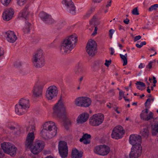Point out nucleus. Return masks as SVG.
<instances>
[{
    "label": "nucleus",
    "mask_w": 158,
    "mask_h": 158,
    "mask_svg": "<svg viewBox=\"0 0 158 158\" xmlns=\"http://www.w3.org/2000/svg\"><path fill=\"white\" fill-rule=\"evenodd\" d=\"M1 147L3 152L11 156L16 154L17 148L15 146L9 142H4L1 144Z\"/></svg>",
    "instance_id": "obj_6"
},
{
    "label": "nucleus",
    "mask_w": 158,
    "mask_h": 158,
    "mask_svg": "<svg viewBox=\"0 0 158 158\" xmlns=\"http://www.w3.org/2000/svg\"><path fill=\"white\" fill-rule=\"evenodd\" d=\"M91 136L90 135L86 133L84 134L80 139V141L81 142H83L84 139H88L91 138Z\"/></svg>",
    "instance_id": "obj_32"
},
{
    "label": "nucleus",
    "mask_w": 158,
    "mask_h": 158,
    "mask_svg": "<svg viewBox=\"0 0 158 158\" xmlns=\"http://www.w3.org/2000/svg\"><path fill=\"white\" fill-rule=\"evenodd\" d=\"M158 133V122L155 123L152 128V134L153 135H156Z\"/></svg>",
    "instance_id": "obj_30"
},
{
    "label": "nucleus",
    "mask_w": 158,
    "mask_h": 158,
    "mask_svg": "<svg viewBox=\"0 0 158 158\" xmlns=\"http://www.w3.org/2000/svg\"><path fill=\"white\" fill-rule=\"evenodd\" d=\"M53 114L65 121L67 119V112L65 107L61 100H60L53 108Z\"/></svg>",
    "instance_id": "obj_3"
},
{
    "label": "nucleus",
    "mask_w": 158,
    "mask_h": 158,
    "mask_svg": "<svg viewBox=\"0 0 158 158\" xmlns=\"http://www.w3.org/2000/svg\"><path fill=\"white\" fill-rule=\"evenodd\" d=\"M153 83L154 84L156 83L157 82V81L156 80V78L154 77H153Z\"/></svg>",
    "instance_id": "obj_61"
},
{
    "label": "nucleus",
    "mask_w": 158,
    "mask_h": 158,
    "mask_svg": "<svg viewBox=\"0 0 158 158\" xmlns=\"http://www.w3.org/2000/svg\"><path fill=\"white\" fill-rule=\"evenodd\" d=\"M120 56L121 58L122 59V60L123 61V66H125L127 64V58H126L124 55H123L121 54H120Z\"/></svg>",
    "instance_id": "obj_35"
},
{
    "label": "nucleus",
    "mask_w": 158,
    "mask_h": 158,
    "mask_svg": "<svg viewBox=\"0 0 158 158\" xmlns=\"http://www.w3.org/2000/svg\"><path fill=\"white\" fill-rule=\"evenodd\" d=\"M30 107L29 101L27 99H20V115L25 113Z\"/></svg>",
    "instance_id": "obj_18"
},
{
    "label": "nucleus",
    "mask_w": 158,
    "mask_h": 158,
    "mask_svg": "<svg viewBox=\"0 0 158 158\" xmlns=\"http://www.w3.org/2000/svg\"><path fill=\"white\" fill-rule=\"evenodd\" d=\"M103 62L101 60L95 61L91 66L92 70L94 71H98L103 65Z\"/></svg>",
    "instance_id": "obj_25"
},
{
    "label": "nucleus",
    "mask_w": 158,
    "mask_h": 158,
    "mask_svg": "<svg viewBox=\"0 0 158 158\" xmlns=\"http://www.w3.org/2000/svg\"><path fill=\"white\" fill-rule=\"evenodd\" d=\"M11 0H1V3L5 6H8L10 4Z\"/></svg>",
    "instance_id": "obj_37"
},
{
    "label": "nucleus",
    "mask_w": 158,
    "mask_h": 158,
    "mask_svg": "<svg viewBox=\"0 0 158 158\" xmlns=\"http://www.w3.org/2000/svg\"><path fill=\"white\" fill-rule=\"evenodd\" d=\"M39 15L41 19L45 23L48 21V19L49 18V17L51 16L44 12H42L40 13Z\"/></svg>",
    "instance_id": "obj_28"
},
{
    "label": "nucleus",
    "mask_w": 158,
    "mask_h": 158,
    "mask_svg": "<svg viewBox=\"0 0 158 158\" xmlns=\"http://www.w3.org/2000/svg\"><path fill=\"white\" fill-rule=\"evenodd\" d=\"M40 40L39 37H37L35 38L34 40V42L35 43L38 42Z\"/></svg>",
    "instance_id": "obj_57"
},
{
    "label": "nucleus",
    "mask_w": 158,
    "mask_h": 158,
    "mask_svg": "<svg viewBox=\"0 0 158 158\" xmlns=\"http://www.w3.org/2000/svg\"><path fill=\"white\" fill-rule=\"evenodd\" d=\"M132 13L133 15H138L139 14L137 7H135L133 9Z\"/></svg>",
    "instance_id": "obj_43"
},
{
    "label": "nucleus",
    "mask_w": 158,
    "mask_h": 158,
    "mask_svg": "<svg viewBox=\"0 0 158 158\" xmlns=\"http://www.w3.org/2000/svg\"><path fill=\"white\" fill-rule=\"evenodd\" d=\"M111 0H109V1H108L107 2V4L106 5V7H108L109 6H110L111 5Z\"/></svg>",
    "instance_id": "obj_54"
},
{
    "label": "nucleus",
    "mask_w": 158,
    "mask_h": 158,
    "mask_svg": "<svg viewBox=\"0 0 158 158\" xmlns=\"http://www.w3.org/2000/svg\"><path fill=\"white\" fill-rule=\"evenodd\" d=\"M77 41V37L75 34L72 35L66 38L59 46L60 52L63 54L69 53L75 47Z\"/></svg>",
    "instance_id": "obj_1"
},
{
    "label": "nucleus",
    "mask_w": 158,
    "mask_h": 158,
    "mask_svg": "<svg viewBox=\"0 0 158 158\" xmlns=\"http://www.w3.org/2000/svg\"><path fill=\"white\" fill-rule=\"evenodd\" d=\"M153 113L148 108L143 110L140 114L141 118L145 121H148L153 118Z\"/></svg>",
    "instance_id": "obj_17"
},
{
    "label": "nucleus",
    "mask_w": 158,
    "mask_h": 158,
    "mask_svg": "<svg viewBox=\"0 0 158 158\" xmlns=\"http://www.w3.org/2000/svg\"><path fill=\"white\" fill-rule=\"evenodd\" d=\"M83 102V97H79L76 99L75 103L77 106H82Z\"/></svg>",
    "instance_id": "obj_29"
},
{
    "label": "nucleus",
    "mask_w": 158,
    "mask_h": 158,
    "mask_svg": "<svg viewBox=\"0 0 158 158\" xmlns=\"http://www.w3.org/2000/svg\"><path fill=\"white\" fill-rule=\"evenodd\" d=\"M35 138L34 133L32 132H29L27 135L25 142L26 146L29 147L32 144Z\"/></svg>",
    "instance_id": "obj_23"
},
{
    "label": "nucleus",
    "mask_w": 158,
    "mask_h": 158,
    "mask_svg": "<svg viewBox=\"0 0 158 158\" xmlns=\"http://www.w3.org/2000/svg\"><path fill=\"white\" fill-rule=\"evenodd\" d=\"M6 40L9 42L13 43L16 40L17 37L14 31H9L6 33Z\"/></svg>",
    "instance_id": "obj_24"
},
{
    "label": "nucleus",
    "mask_w": 158,
    "mask_h": 158,
    "mask_svg": "<svg viewBox=\"0 0 158 158\" xmlns=\"http://www.w3.org/2000/svg\"><path fill=\"white\" fill-rule=\"evenodd\" d=\"M143 67V64L142 63H140L139 66V69H142Z\"/></svg>",
    "instance_id": "obj_64"
},
{
    "label": "nucleus",
    "mask_w": 158,
    "mask_h": 158,
    "mask_svg": "<svg viewBox=\"0 0 158 158\" xmlns=\"http://www.w3.org/2000/svg\"><path fill=\"white\" fill-rule=\"evenodd\" d=\"M14 13V11L12 8H8L5 9L2 15L3 19L6 21H9L12 18Z\"/></svg>",
    "instance_id": "obj_19"
},
{
    "label": "nucleus",
    "mask_w": 158,
    "mask_h": 158,
    "mask_svg": "<svg viewBox=\"0 0 158 158\" xmlns=\"http://www.w3.org/2000/svg\"><path fill=\"white\" fill-rule=\"evenodd\" d=\"M142 147L140 145L136 147H132L129 154L130 158H138L142 153Z\"/></svg>",
    "instance_id": "obj_16"
},
{
    "label": "nucleus",
    "mask_w": 158,
    "mask_h": 158,
    "mask_svg": "<svg viewBox=\"0 0 158 158\" xmlns=\"http://www.w3.org/2000/svg\"><path fill=\"white\" fill-rule=\"evenodd\" d=\"M44 143L41 140H38L29 147H26L29 148L31 153L34 155L39 154L44 149Z\"/></svg>",
    "instance_id": "obj_5"
},
{
    "label": "nucleus",
    "mask_w": 158,
    "mask_h": 158,
    "mask_svg": "<svg viewBox=\"0 0 158 158\" xmlns=\"http://www.w3.org/2000/svg\"><path fill=\"white\" fill-rule=\"evenodd\" d=\"M97 45L94 40H89L86 47V52L90 56H93L97 52Z\"/></svg>",
    "instance_id": "obj_10"
},
{
    "label": "nucleus",
    "mask_w": 158,
    "mask_h": 158,
    "mask_svg": "<svg viewBox=\"0 0 158 158\" xmlns=\"http://www.w3.org/2000/svg\"><path fill=\"white\" fill-rule=\"evenodd\" d=\"M136 84L137 85H139L142 88L144 87L145 86V85L143 82L141 81H137L136 83Z\"/></svg>",
    "instance_id": "obj_44"
},
{
    "label": "nucleus",
    "mask_w": 158,
    "mask_h": 158,
    "mask_svg": "<svg viewBox=\"0 0 158 158\" xmlns=\"http://www.w3.org/2000/svg\"><path fill=\"white\" fill-rule=\"evenodd\" d=\"M20 66V61L19 60L15 61L13 64L14 67L17 69L19 68Z\"/></svg>",
    "instance_id": "obj_41"
},
{
    "label": "nucleus",
    "mask_w": 158,
    "mask_h": 158,
    "mask_svg": "<svg viewBox=\"0 0 158 158\" xmlns=\"http://www.w3.org/2000/svg\"><path fill=\"white\" fill-rule=\"evenodd\" d=\"M110 51H111L110 54L112 55H113L114 52V49L112 48H111L110 49Z\"/></svg>",
    "instance_id": "obj_58"
},
{
    "label": "nucleus",
    "mask_w": 158,
    "mask_h": 158,
    "mask_svg": "<svg viewBox=\"0 0 158 158\" xmlns=\"http://www.w3.org/2000/svg\"><path fill=\"white\" fill-rule=\"evenodd\" d=\"M129 20L127 18H126L123 20L124 23L126 24H128L129 23Z\"/></svg>",
    "instance_id": "obj_56"
},
{
    "label": "nucleus",
    "mask_w": 158,
    "mask_h": 158,
    "mask_svg": "<svg viewBox=\"0 0 158 158\" xmlns=\"http://www.w3.org/2000/svg\"><path fill=\"white\" fill-rule=\"evenodd\" d=\"M4 156V154L2 152V149L0 148V158H2Z\"/></svg>",
    "instance_id": "obj_53"
},
{
    "label": "nucleus",
    "mask_w": 158,
    "mask_h": 158,
    "mask_svg": "<svg viewBox=\"0 0 158 158\" xmlns=\"http://www.w3.org/2000/svg\"><path fill=\"white\" fill-rule=\"evenodd\" d=\"M151 101V99L150 98L148 99L146 102L145 103V105L146 107L147 106L149 105L150 104V103Z\"/></svg>",
    "instance_id": "obj_47"
},
{
    "label": "nucleus",
    "mask_w": 158,
    "mask_h": 158,
    "mask_svg": "<svg viewBox=\"0 0 158 158\" xmlns=\"http://www.w3.org/2000/svg\"><path fill=\"white\" fill-rule=\"evenodd\" d=\"M57 87L54 85L49 87L46 91V96L48 100H51L56 97L58 93Z\"/></svg>",
    "instance_id": "obj_13"
},
{
    "label": "nucleus",
    "mask_w": 158,
    "mask_h": 158,
    "mask_svg": "<svg viewBox=\"0 0 158 158\" xmlns=\"http://www.w3.org/2000/svg\"><path fill=\"white\" fill-rule=\"evenodd\" d=\"M57 133V128L52 122H46L43 126L40 134L44 139H48L55 136Z\"/></svg>",
    "instance_id": "obj_2"
},
{
    "label": "nucleus",
    "mask_w": 158,
    "mask_h": 158,
    "mask_svg": "<svg viewBox=\"0 0 158 158\" xmlns=\"http://www.w3.org/2000/svg\"><path fill=\"white\" fill-rule=\"evenodd\" d=\"M82 155L81 153L76 148L72 150V158H81Z\"/></svg>",
    "instance_id": "obj_26"
},
{
    "label": "nucleus",
    "mask_w": 158,
    "mask_h": 158,
    "mask_svg": "<svg viewBox=\"0 0 158 158\" xmlns=\"http://www.w3.org/2000/svg\"><path fill=\"white\" fill-rule=\"evenodd\" d=\"M104 119V115L101 114L93 115L89 119V123L93 126H98L102 124Z\"/></svg>",
    "instance_id": "obj_8"
},
{
    "label": "nucleus",
    "mask_w": 158,
    "mask_h": 158,
    "mask_svg": "<svg viewBox=\"0 0 158 158\" xmlns=\"http://www.w3.org/2000/svg\"><path fill=\"white\" fill-rule=\"evenodd\" d=\"M142 136L144 138H147L149 136V131L147 128L143 129L141 132Z\"/></svg>",
    "instance_id": "obj_31"
},
{
    "label": "nucleus",
    "mask_w": 158,
    "mask_h": 158,
    "mask_svg": "<svg viewBox=\"0 0 158 158\" xmlns=\"http://www.w3.org/2000/svg\"><path fill=\"white\" fill-rule=\"evenodd\" d=\"M154 62H155V60L150 61L148 64L146 66V69L148 70L152 68V64Z\"/></svg>",
    "instance_id": "obj_40"
},
{
    "label": "nucleus",
    "mask_w": 158,
    "mask_h": 158,
    "mask_svg": "<svg viewBox=\"0 0 158 158\" xmlns=\"http://www.w3.org/2000/svg\"><path fill=\"white\" fill-rule=\"evenodd\" d=\"M66 24L65 22L63 20H60L59 21L57 24V26L60 28H62Z\"/></svg>",
    "instance_id": "obj_36"
},
{
    "label": "nucleus",
    "mask_w": 158,
    "mask_h": 158,
    "mask_svg": "<svg viewBox=\"0 0 158 158\" xmlns=\"http://www.w3.org/2000/svg\"><path fill=\"white\" fill-rule=\"evenodd\" d=\"M114 32V30L112 29H110L109 31V35L110 39H111L112 35Z\"/></svg>",
    "instance_id": "obj_46"
},
{
    "label": "nucleus",
    "mask_w": 158,
    "mask_h": 158,
    "mask_svg": "<svg viewBox=\"0 0 158 158\" xmlns=\"http://www.w3.org/2000/svg\"><path fill=\"white\" fill-rule=\"evenodd\" d=\"M28 7V6L26 5L24 9L23 10L22 13V17L24 18L26 20L25 25L23 29V31L25 33H28L30 32L31 27V24L27 21V16L29 14L27 10Z\"/></svg>",
    "instance_id": "obj_11"
},
{
    "label": "nucleus",
    "mask_w": 158,
    "mask_h": 158,
    "mask_svg": "<svg viewBox=\"0 0 158 158\" xmlns=\"http://www.w3.org/2000/svg\"><path fill=\"white\" fill-rule=\"evenodd\" d=\"M32 61L33 65L37 68H41L44 65L45 62L42 50L39 49L34 53Z\"/></svg>",
    "instance_id": "obj_4"
},
{
    "label": "nucleus",
    "mask_w": 158,
    "mask_h": 158,
    "mask_svg": "<svg viewBox=\"0 0 158 158\" xmlns=\"http://www.w3.org/2000/svg\"><path fill=\"white\" fill-rule=\"evenodd\" d=\"M141 38V36H140V35H137L136 36L134 40V42H136L137 41L139 40Z\"/></svg>",
    "instance_id": "obj_49"
},
{
    "label": "nucleus",
    "mask_w": 158,
    "mask_h": 158,
    "mask_svg": "<svg viewBox=\"0 0 158 158\" xmlns=\"http://www.w3.org/2000/svg\"><path fill=\"white\" fill-rule=\"evenodd\" d=\"M125 131L121 126H118L115 127L112 130L111 134L112 138L117 139L121 138Z\"/></svg>",
    "instance_id": "obj_14"
},
{
    "label": "nucleus",
    "mask_w": 158,
    "mask_h": 158,
    "mask_svg": "<svg viewBox=\"0 0 158 158\" xmlns=\"http://www.w3.org/2000/svg\"><path fill=\"white\" fill-rule=\"evenodd\" d=\"M94 152L99 155L105 156L109 153L110 147L105 145H101L95 147L94 150Z\"/></svg>",
    "instance_id": "obj_9"
},
{
    "label": "nucleus",
    "mask_w": 158,
    "mask_h": 158,
    "mask_svg": "<svg viewBox=\"0 0 158 158\" xmlns=\"http://www.w3.org/2000/svg\"><path fill=\"white\" fill-rule=\"evenodd\" d=\"M97 27H94V31L92 34V35H95L97 34Z\"/></svg>",
    "instance_id": "obj_55"
},
{
    "label": "nucleus",
    "mask_w": 158,
    "mask_h": 158,
    "mask_svg": "<svg viewBox=\"0 0 158 158\" xmlns=\"http://www.w3.org/2000/svg\"><path fill=\"white\" fill-rule=\"evenodd\" d=\"M11 130H15V127L13 126H10L8 127Z\"/></svg>",
    "instance_id": "obj_62"
},
{
    "label": "nucleus",
    "mask_w": 158,
    "mask_h": 158,
    "mask_svg": "<svg viewBox=\"0 0 158 158\" xmlns=\"http://www.w3.org/2000/svg\"><path fill=\"white\" fill-rule=\"evenodd\" d=\"M146 42L145 41H143L140 43V45L142 47L143 45H146Z\"/></svg>",
    "instance_id": "obj_60"
},
{
    "label": "nucleus",
    "mask_w": 158,
    "mask_h": 158,
    "mask_svg": "<svg viewBox=\"0 0 158 158\" xmlns=\"http://www.w3.org/2000/svg\"><path fill=\"white\" fill-rule=\"evenodd\" d=\"M84 72V67L81 62L78 63L75 65L74 69V72L77 75H81Z\"/></svg>",
    "instance_id": "obj_21"
},
{
    "label": "nucleus",
    "mask_w": 158,
    "mask_h": 158,
    "mask_svg": "<svg viewBox=\"0 0 158 158\" xmlns=\"http://www.w3.org/2000/svg\"><path fill=\"white\" fill-rule=\"evenodd\" d=\"M43 88L40 85H35L32 90L33 96L35 97H41L43 93Z\"/></svg>",
    "instance_id": "obj_20"
},
{
    "label": "nucleus",
    "mask_w": 158,
    "mask_h": 158,
    "mask_svg": "<svg viewBox=\"0 0 158 158\" xmlns=\"http://www.w3.org/2000/svg\"><path fill=\"white\" fill-rule=\"evenodd\" d=\"M118 28L120 30H124V27L121 25H119L118 26Z\"/></svg>",
    "instance_id": "obj_59"
},
{
    "label": "nucleus",
    "mask_w": 158,
    "mask_h": 158,
    "mask_svg": "<svg viewBox=\"0 0 158 158\" xmlns=\"http://www.w3.org/2000/svg\"><path fill=\"white\" fill-rule=\"evenodd\" d=\"M89 117V115L86 113H84L80 114L77 119V123L82 124L86 122Z\"/></svg>",
    "instance_id": "obj_22"
},
{
    "label": "nucleus",
    "mask_w": 158,
    "mask_h": 158,
    "mask_svg": "<svg viewBox=\"0 0 158 158\" xmlns=\"http://www.w3.org/2000/svg\"><path fill=\"white\" fill-rule=\"evenodd\" d=\"M149 50L151 53H153V52H155L154 54H151L150 56V57H152V56H155V55L157 54V52L156 51V50L154 48H151L149 49Z\"/></svg>",
    "instance_id": "obj_42"
},
{
    "label": "nucleus",
    "mask_w": 158,
    "mask_h": 158,
    "mask_svg": "<svg viewBox=\"0 0 158 158\" xmlns=\"http://www.w3.org/2000/svg\"><path fill=\"white\" fill-rule=\"evenodd\" d=\"M94 8H92L89 11V12L86 14V16L87 17H89L91 14L92 13V12L94 11Z\"/></svg>",
    "instance_id": "obj_45"
},
{
    "label": "nucleus",
    "mask_w": 158,
    "mask_h": 158,
    "mask_svg": "<svg viewBox=\"0 0 158 158\" xmlns=\"http://www.w3.org/2000/svg\"><path fill=\"white\" fill-rule=\"evenodd\" d=\"M158 8V4H156L151 6L148 9V10L149 12H151L153 10H156Z\"/></svg>",
    "instance_id": "obj_34"
},
{
    "label": "nucleus",
    "mask_w": 158,
    "mask_h": 158,
    "mask_svg": "<svg viewBox=\"0 0 158 158\" xmlns=\"http://www.w3.org/2000/svg\"><path fill=\"white\" fill-rule=\"evenodd\" d=\"M82 107H88L91 104V101L90 99L87 97H83Z\"/></svg>",
    "instance_id": "obj_27"
},
{
    "label": "nucleus",
    "mask_w": 158,
    "mask_h": 158,
    "mask_svg": "<svg viewBox=\"0 0 158 158\" xmlns=\"http://www.w3.org/2000/svg\"><path fill=\"white\" fill-rule=\"evenodd\" d=\"M35 130V127L34 125H31L29 126L27 128V131L30 132H32L34 133Z\"/></svg>",
    "instance_id": "obj_33"
},
{
    "label": "nucleus",
    "mask_w": 158,
    "mask_h": 158,
    "mask_svg": "<svg viewBox=\"0 0 158 158\" xmlns=\"http://www.w3.org/2000/svg\"><path fill=\"white\" fill-rule=\"evenodd\" d=\"M48 21L46 22L45 23L46 24H52L54 23L55 21L54 20V19H53L51 17V15L50 17H49V18L48 19Z\"/></svg>",
    "instance_id": "obj_39"
},
{
    "label": "nucleus",
    "mask_w": 158,
    "mask_h": 158,
    "mask_svg": "<svg viewBox=\"0 0 158 158\" xmlns=\"http://www.w3.org/2000/svg\"><path fill=\"white\" fill-rule=\"evenodd\" d=\"M119 96H122L123 97L124 96V93L121 90H119Z\"/></svg>",
    "instance_id": "obj_51"
},
{
    "label": "nucleus",
    "mask_w": 158,
    "mask_h": 158,
    "mask_svg": "<svg viewBox=\"0 0 158 158\" xmlns=\"http://www.w3.org/2000/svg\"><path fill=\"white\" fill-rule=\"evenodd\" d=\"M20 108V102H19L18 103L16 104L15 106V113L19 115V109Z\"/></svg>",
    "instance_id": "obj_38"
},
{
    "label": "nucleus",
    "mask_w": 158,
    "mask_h": 158,
    "mask_svg": "<svg viewBox=\"0 0 158 158\" xmlns=\"http://www.w3.org/2000/svg\"><path fill=\"white\" fill-rule=\"evenodd\" d=\"M102 0H92L93 2H94L97 3H99Z\"/></svg>",
    "instance_id": "obj_63"
},
{
    "label": "nucleus",
    "mask_w": 158,
    "mask_h": 158,
    "mask_svg": "<svg viewBox=\"0 0 158 158\" xmlns=\"http://www.w3.org/2000/svg\"><path fill=\"white\" fill-rule=\"evenodd\" d=\"M83 141L84 143L85 144H89L90 143V141L88 139H84Z\"/></svg>",
    "instance_id": "obj_52"
},
{
    "label": "nucleus",
    "mask_w": 158,
    "mask_h": 158,
    "mask_svg": "<svg viewBox=\"0 0 158 158\" xmlns=\"http://www.w3.org/2000/svg\"><path fill=\"white\" fill-rule=\"evenodd\" d=\"M141 137L139 135L132 134L130 135L129 139V143L132 145V147H136L137 146H141Z\"/></svg>",
    "instance_id": "obj_15"
},
{
    "label": "nucleus",
    "mask_w": 158,
    "mask_h": 158,
    "mask_svg": "<svg viewBox=\"0 0 158 158\" xmlns=\"http://www.w3.org/2000/svg\"><path fill=\"white\" fill-rule=\"evenodd\" d=\"M62 3L67 12L73 15L76 14V7L72 0H62Z\"/></svg>",
    "instance_id": "obj_7"
},
{
    "label": "nucleus",
    "mask_w": 158,
    "mask_h": 158,
    "mask_svg": "<svg viewBox=\"0 0 158 158\" xmlns=\"http://www.w3.org/2000/svg\"><path fill=\"white\" fill-rule=\"evenodd\" d=\"M111 63V60H106L105 63L104 64L107 67H108Z\"/></svg>",
    "instance_id": "obj_48"
},
{
    "label": "nucleus",
    "mask_w": 158,
    "mask_h": 158,
    "mask_svg": "<svg viewBox=\"0 0 158 158\" xmlns=\"http://www.w3.org/2000/svg\"><path fill=\"white\" fill-rule=\"evenodd\" d=\"M58 150L60 156L62 158L67 157L68 148L67 143L64 141H60L59 143Z\"/></svg>",
    "instance_id": "obj_12"
},
{
    "label": "nucleus",
    "mask_w": 158,
    "mask_h": 158,
    "mask_svg": "<svg viewBox=\"0 0 158 158\" xmlns=\"http://www.w3.org/2000/svg\"><path fill=\"white\" fill-rule=\"evenodd\" d=\"M4 53L3 48L0 47V57L3 55Z\"/></svg>",
    "instance_id": "obj_50"
}]
</instances>
